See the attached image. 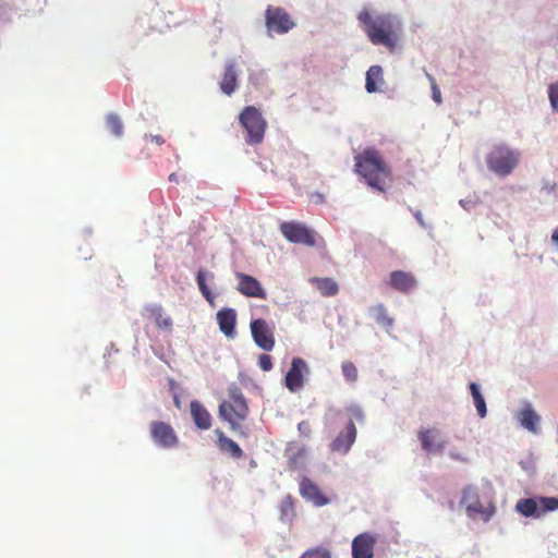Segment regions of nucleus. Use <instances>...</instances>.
Returning <instances> with one entry per match:
<instances>
[{"label":"nucleus","instance_id":"6","mask_svg":"<svg viewBox=\"0 0 558 558\" xmlns=\"http://www.w3.org/2000/svg\"><path fill=\"white\" fill-rule=\"evenodd\" d=\"M461 504L466 509V514L472 519H482L484 522H489L492 517L496 513V505L489 502L482 504L478 497V490L474 486H466L462 492Z\"/></svg>","mask_w":558,"mask_h":558},{"label":"nucleus","instance_id":"24","mask_svg":"<svg viewBox=\"0 0 558 558\" xmlns=\"http://www.w3.org/2000/svg\"><path fill=\"white\" fill-rule=\"evenodd\" d=\"M207 280H215V275L211 274V271L199 269L196 274V283L199 289V292L206 302H208L209 304H214L215 296L207 283Z\"/></svg>","mask_w":558,"mask_h":558},{"label":"nucleus","instance_id":"10","mask_svg":"<svg viewBox=\"0 0 558 558\" xmlns=\"http://www.w3.org/2000/svg\"><path fill=\"white\" fill-rule=\"evenodd\" d=\"M150 436L159 447L174 448L179 445L175 429L165 421H153L149 426Z\"/></svg>","mask_w":558,"mask_h":558},{"label":"nucleus","instance_id":"39","mask_svg":"<svg viewBox=\"0 0 558 558\" xmlns=\"http://www.w3.org/2000/svg\"><path fill=\"white\" fill-rule=\"evenodd\" d=\"M150 141L155 142L157 145L165 144V138L161 135H149Z\"/></svg>","mask_w":558,"mask_h":558},{"label":"nucleus","instance_id":"9","mask_svg":"<svg viewBox=\"0 0 558 558\" xmlns=\"http://www.w3.org/2000/svg\"><path fill=\"white\" fill-rule=\"evenodd\" d=\"M280 232L288 242L302 243L306 246H315L316 244L315 232L311 231L304 223L282 222L280 225Z\"/></svg>","mask_w":558,"mask_h":558},{"label":"nucleus","instance_id":"38","mask_svg":"<svg viewBox=\"0 0 558 558\" xmlns=\"http://www.w3.org/2000/svg\"><path fill=\"white\" fill-rule=\"evenodd\" d=\"M298 430H299V434H301L303 437H311V435H312L311 423H308V421H301L298 424Z\"/></svg>","mask_w":558,"mask_h":558},{"label":"nucleus","instance_id":"29","mask_svg":"<svg viewBox=\"0 0 558 558\" xmlns=\"http://www.w3.org/2000/svg\"><path fill=\"white\" fill-rule=\"evenodd\" d=\"M375 320L381 326H385L387 328L392 327L393 325V318L388 315V312L384 304H377L373 308Z\"/></svg>","mask_w":558,"mask_h":558},{"label":"nucleus","instance_id":"28","mask_svg":"<svg viewBox=\"0 0 558 558\" xmlns=\"http://www.w3.org/2000/svg\"><path fill=\"white\" fill-rule=\"evenodd\" d=\"M470 388H471V395L474 400V405L476 407L477 414L482 417L486 416V412H487L486 401H485L483 395H481L477 384L471 383Z\"/></svg>","mask_w":558,"mask_h":558},{"label":"nucleus","instance_id":"41","mask_svg":"<svg viewBox=\"0 0 558 558\" xmlns=\"http://www.w3.org/2000/svg\"><path fill=\"white\" fill-rule=\"evenodd\" d=\"M551 240L558 245V227L554 230Z\"/></svg>","mask_w":558,"mask_h":558},{"label":"nucleus","instance_id":"16","mask_svg":"<svg viewBox=\"0 0 558 558\" xmlns=\"http://www.w3.org/2000/svg\"><path fill=\"white\" fill-rule=\"evenodd\" d=\"M417 438L426 452H442L446 447V441H444L439 429L436 428L420 429Z\"/></svg>","mask_w":558,"mask_h":558},{"label":"nucleus","instance_id":"37","mask_svg":"<svg viewBox=\"0 0 558 558\" xmlns=\"http://www.w3.org/2000/svg\"><path fill=\"white\" fill-rule=\"evenodd\" d=\"M258 364L262 369L270 371L272 368L271 355L260 354Z\"/></svg>","mask_w":558,"mask_h":558},{"label":"nucleus","instance_id":"7","mask_svg":"<svg viewBox=\"0 0 558 558\" xmlns=\"http://www.w3.org/2000/svg\"><path fill=\"white\" fill-rule=\"evenodd\" d=\"M558 509L557 497H534L521 498L517 501V512L525 518H541L547 512H554Z\"/></svg>","mask_w":558,"mask_h":558},{"label":"nucleus","instance_id":"33","mask_svg":"<svg viewBox=\"0 0 558 558\" xmlns=\"http://www.w3.org/2000/svg\"><path fill=\"white\" fill-rule=\"evenodd\" d=\"M281 519H292L294 513L293 501L291 498H286L280 506Z\"/></svg>","mask_w":558,"mask_h":558},{"label":"nucleus","instance_id":"18","mask_svg":"<svg viewBox=\"0 0 558 558\" xmlns=\"http://www.w3.org/2000/svg\"><path fill=\"white\" fill-rule=\"evenodd\" d=\"M217 324L219 329L228 338L236 335V311L232 307H223L217 312Z\"/></svg>","mask_w":558,"mask_h":558},{"label":"nucleus","instance_id":"15","mask_svg":"<svg viewBox=\"0 0 558 558\" xmlns=\"http://www.w3.org/2000/svg\"><path fill=\"white\" fill-rule=\"evenodd\" d=\"M377 537L363 532L356 535L352 542V556L353 558H374V549Z\"/></svg>","mask_w":558,"mask_h":558},{"label":"nucleus","instance_id":"19","mask_svg":"<svg viewBox=\"0 0 558 558\" xmlns=\"http://www.w3.org/2000/svg\"><path fill=\"white\" fill-rule=\"evenodd\" d=\"M389 284L401 293H410L417 286V280L410 271L393 270L390 275Z\"/></svg>","mask_w":558,"mask_h":558},{"label":"nucleus","instance_id":"36","mask_svg":"<svg viewBox=\"0 0 558 558\" xmlns=\"http://www.w3.org/2000/svg\"><path fill=\"white\" fill-rule=\"evenodd\" d=\"M428 78H429V81L432 83V97H433V100L435 102H437V104H441L442 102L441 93H440L439 87L436 84L435 78H433L432 75H428Z\"/></svg>","mask_w":558,"mask_h":558},{"label":"nucleus","instance_id":"5","mask_svg":"<svg viewBox=\"0 0 558 558\" xmlns=\"http://www.w3.org/2000/svg\"><path fill=\"white\" fill-rule=\"evenodd\" d=\"M486 162L493 172L499 177H507L518 167L519 154L506 145H495L487 154Z\"/></svg>","mask_w":558,"mask_h":558},{"label":"nucleus","instance_id":"21","mask_svg":"<svg viewBox=\"0 0 558 558\" xmlns=\"http://www.w3.org/2000/svg\"><path fill=\"white\" fill-rule=\"evenodd\" d=\"M144 314L148 318H153L156 323V326L161 330H171L172 320L170 316H165L163 307L161 304L153 303L146 304L144 307Z\"/></svg>","mask_w":558,"mask_h":558},{"label":"nucleus","instance_id":"35","mask_svg":"<svg viewBox=\"0 0 558 558\" xmlns=\"http://www.w3.org/2000/svg\"><path fill=\"white\" fill-rule=\"evenodd\" d=\"M305 457V449L304 448H298L296 452H293L289 458L288 462L290 468H296L300 459H303Z\"/></svg>","mask_w":558,"mask_h":558},{"label":"nucleus","instance_id":"23","mask_svg":"<svg viewBox=\"0 0 558 558\" xmlns=\"http://www.w3.org/2000/svg\"><path fill=\"white\" fill-rule=\"evenodd\" d=\"M238 86V73L236 65L233 61H230L225 69V74L222 75L220 82V89L222 93L227 95H231L234 93Z\"/></svg>","mask_w":558,"mask_h":558},{"label":"nucleus","instance_id":"11","mask_svg":"<svg viewBox=\"0 0 558 558\" xmlns=\"http://www.w3.org/2000/svg\"><path fill=\"white\" fill-rule=\"evenodd\" d=\"M253 339L259 348L270 351L276 345L274 329L265 318H255L250 324Z\"/></svg>","mask_w":558,"mask_h":558},{"label":"nucleus","instance_id":"12","mask_svg":"<svg viewBox=\"0 0 558 558\" xmlns=\"http://www.w3.org/2000/svg\"><path fill=\"white\" fill-rule=\"evenodd\" d=\"M235 279H238V292L245 295V298L267 299L268 294L265 288L254 276L235 271Z\"/></svg>","mask_w":558,"mask_h":558},{"label":"nucleus","instance_id":"30","mask_svg":"<svg viewBox=\"0 0 558 558\" xmlns=\"http://www.w3.org/2000/svg\"><path fill=\"white\" fill-rule=\"evenodd\" d=\"M107 128L116 136L123 135V124L118 113H109L107 116Z\"/></svg>","mask_w":558,"mask_h":558},{"label":"nucleus","instance_id":"3","mask_svg":"<svg viewBox=\"0 0 558 558\" xmlns=\"http://www.w3.org/2000/svg\"><path fill=\"white\" fill-rule=\"evenodd\" d=\"M218 413L222 420L230 424L232 430H239L245 437L246 433L242 432L241 422L247 418L250 407L241 388L238 386L229 387L228 399L220 402Z\"/></svg>","mask_w":558,"mask_h":558},{"label":"nucleus","instance_id":"4","mask_svg":"<svg viewBox=\"0 0 558 558\" xmlns=\"http://www.w3.org/2000/svg\"><path fill=\"white\" fill-rule=\"evenodd\" d=\"M238 120L244 129L245 143L248 145H258L264 141L267 130V121L257 107L246 106L239 113Z\"/></svg>","mask_w":558,"mask_h":558},{"label":"nucleus","instance_id":"32","mask_svg":"<svg viewBox=\"0 0 558 558\" xmlns=\"http://www.w3.org/2000/svg\"><path fill=\"white\" fill-rule=\"evenodd\" d=\"M299 558H331V555L328 549L317 546V548L304 551Z\"/></svg>","mask_w":558,"mask_h":558},{"label":"nucleus","instance_id":"40","mask_svg":"<svg viewBox=\"0 0 558 558\" xmlns=\"http://www.w3.org/2000/svg\"><path fill=\"white\" fill-rule=\"evenodd\" d=\"M169 181H170V182H179V175H178V173H175V172L170 173V175H169Z\"/></svg>","mask_w":558,"mask_h":558},{"label":"nucleus","instance_id":"14","mask_svg":"<svg viewBox=\"0 0 558 558\" xmlns=\"http://www.w3.org/2000/svg\"><path fill=\"white\" fill-rule=\"evenodd\" d=\"M357 437V428L354 421H349L345 429L339 433V435L330 442L329 447L332 452L347 453L355 442Z\"/></svg>","mask_w":558,"mask_h":558},{"label":"nucleus","instance_id":"42","mask_svg":"<svg viewBox=\"0 0 558 558\" xmlns=\"http://www.w3.org/2000/svg\"><path fill=\"white\" fill-rule=\"evenodd\" d=\"M415 218H416L421 223H423V222H422V215H421V213H416V214H415Z\"/></svg>","mask_w":558,"mask_h":558},{"label":"nucleus","instance_id":"22","mask_svg":"<svg viewBox=\"0 0 558 558\" xmlns=\"http://www.w3.org/2000/svg\"><path fill=\"white\" fill-rule=\"evenodd\" d=\"M214 433L217 436V445L221 452H227L235 459L243 457V451L239 444L233 441L232 438L227 437L226 433L221 432L220 428L215 429Z\"/></svg>","mask_w":558,"mask_h":558},{"label":"nucleus","instance_id":"43","mask_svg":"<svg viewBox=\"0 0 558 558\" xmlns=\"http://www.w3.org/2000/svg\"><path fill=\"white\" fill-rule=\"evenodd\" d=\"M356 416H357V417H363V414H362V412H361L360 410H359V411H356Z\"/></svg>","mask_w":558,"mask_h":558},{"label":"nucleus","instance_id":"26","mask_svg":"<svg viewBox=\"0 0 558 558\" xmlns=\"http://www.w3.org/2000/svg\"><path fill=\"white\" fill-rule=\"evenodd\" d=\"M383 68H380V65H371V68L366 71V92L371 94L376 93V90H378V84H383Z\"/></svg>","mask_w":558,"mask_h":558},{"label":"nucleus","instance_id":"2","mask_svg":"<svg viewBox=\"0 0 558 558\" xmlns=\"http://www.w3.org/2000/svg\"><path fill=\"white\" fill-rule=\"evenodd\" d=\"M354 161L355 172L368 186L379 192L386 191V184L391 180V169L378 149L366 148L355 156Z\"/></svg>","mask_w":558,"mask_h":558},{"label":"nucleus","instance_id":"13","mask_svg":"<svg viewBox=\"0 0 558 558\" xmlns=\"http://www.w3.org/2000/svg\"><path fill=\"white\" fill-rule=\"evenodd\" d=\"M308 373V367L304 359H292L291 367L286 374V387L294 392L304 387V374Z\"/></svg>","mask_w":558,"mask_h":558},{"label":"nucleus","instance_id":"17","mask_svg":"<svg viewBox=\"0 0 558 558\" xmlns=\"http://www.w3.org/2000/svg\"><path fill=\"white\" fill-rule=\"evenodd\" d=\"M299 493L302 497L315 506H324L329 502V499L324 495L318 485L315 484L307 476H303L299 482Z\"/></svg>","mask_w":558,"mask_h":558},{"label":"nucleus","instance_id":"20","mask_svg":"<svg viewBox=\"0 0 558 558\" xmlns=\"http://www.w3.org/2000/svg\"><path fill=\"white\" fill-rule=\"evenodd\" d=\"M190 411L195 425L199 429H209L213 422V416L206 407L198 400L190 402Z\"/></svg>","mask_w":558,"mask_h":558},{"label":"nucleus","instance_id":"8","mask_svg":"<svg viewBox=\"0 0 558 558\" xmlns=\"http://www.w3.org/2000/svg\"><path fill=\"white\" fill-rule=\"evenodd\" d=\"M265 23L269 34H286L295 27V23L286 9L267 5L265 11Z\"/></svg>","mask_w":558,"mask_h":558},{"label":"nucleus","instance_id":"31","mask_svg":"<svg viewBox=\"0 0 558 558\" xmlns=\"http://www.w3.org/2000/svg\"><path fill=\"white\" fill-rule=\"evenodd\" d=\"M342 374L347 381L354 383L357 381L359 373L354 363L352 362H343L342 363Z\"/></svg>","mask_w":558,"mask_h":558},{"label":"nucleus","instance_id":"1","mask_svg":"<svg viewBox=\"0 0 558 558\" xmlns=\"http://www.w3.org/2000/svg\"><path fill=\"white\" fill-rule=\"evenodd\" d=\"M364 33L374 46H384L393 52L400 43L402 23L397 15L390 13L372 14L364 9L357 15Z\"/></svg>","mask_w":558,"mask_h":558},{"label":"nucleus","instance_id":"27","mask_svg":"<svg viewBox=\"0 0 558 558\" xmlns=\"http://www.w3.org/2000/svg\"><path fill=\"white\" fill-rule=\"evenodd\" d=\"M317 288L323 295H336L339 291V284L330 278L315 279Z\"/></svg>","mask_w":558,"mask_h":558},{"label":"nucleus","instance_id":"34","mask_svg":"<svg viewBox=\"0 0 558 558\" xmlns=\"http://www.w3.org/2000/svg\"><path fill=\"white\" fill-rule=\"evenodd\" d=\"M548 94L553 110L558 111V84H550Z\"/></svg>","mask_w":558,"mask_h":558},{"label":"nucleus","instance_id":"25","mask_svg":"<svg viewBox=\"0 0 558 558\" xmlns=\"http://www.w3.org/2000/svg\"><path fill=\"white\" fill-rule=\"evenodd\" d=\"M539 415L532 409L531 405H527L522 410L519 414V422L524 428L531 430L532 433H537L539 427Z\"/></svg>","mask_w":558,"mask_h":558}]
</instances>
